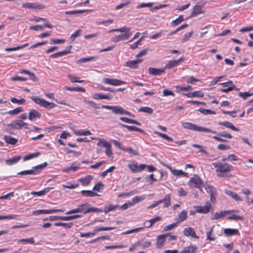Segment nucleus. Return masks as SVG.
<instances>
[{"mask_svg": "<svg viewBox=\"0 0 253 253\" xmlns=\"http://www.w3.org/2000/svg\"><path fill=\"white\" fill-rule=\"evenodd\" d=\"M212 165L215 168V171L216 172H220L221 173L217 174L219 177L224 176H231V174L227 175L226 174L233 169V167L226 163H222L221 162H217L212 163Z\"/></svg>", "mask_w": 253, "mask_h": 253, "instance_id": "f257e3e1", "label": "nucleus"}, {"mask_svg": "<svg viewBox=\"0 0 253 253\" xmlns=\"http://www.w3.org/2000/svg\"><path fill=\"white\" fill-rule=\"evenodd\" d=\"M40 20L43 21L45 22V23L44 24V27L48 28H52L53 27V26L51 25H50L46 22V20L45 18L38 17L35 19V21L36 22H39Z\"/></svg>", "mask_w": 253, "mask_h": 253, "instance_id": "680f3d73", "label": "nucleus"}, {"mask_svg": "<svg viewBox=\"0 0 253 253\" xmlns=\"http://www.w3.org/2000/svg\"><path fill=\"white\" fill-rule=\"evenodd\" d=\"M96 58V57H95V56L87 57V58H82L80 59L77 61V63H84V62H89V61L94 60Z\"/></svg>", "mask_w": 253, "mask_h": 253, "instance_id": "864d4df0", "label": "nucleus"}, {"mask_svg": "<svg viewBox=\"0 0 253 253\" xmlns=\"http://www.w3.org/2000/svg\"><path fill=\"white\" fill-rule=\"evenodd\" d=\"M27 124L23 122L21 120H16L12 122L11 124H8L6 130L7 132L10 134L14 133V130L15 129H20L22 128L23 126H27Z\"/></svg>", "mask_w": 253, "mask_h": 253, "instance_id": "7ed1b4c3", "label": "nucleus"}, {"mask_svg": "<svg viewBox=\"0 0 253 253\" xmlns=\"http://www.w3.org/2000/svg\"><path fill=\"white\" fill-rule=\"evenodd\" d=\"M81 193L82 194V195L85 197H95V196H98L99 195L93 192L91 190H82L81 191Z\"/></svg>", "mask_w": 253, "mask_h": 253, "instance_id": "f704fd0d", "label": "nucleus"}, {"mask_svg": "<svg viewBox=\"0 0 253 253\" xmlns=\"http://www.w3.org/2000/svg\"><path fill=\"white\" fill-rule=\"evenodd\" d=\"M117 32L121 33L124 32L125 34H132L130 32V28L126 27H123L121 28L118 29Z\"/></svg>", "mask_w": 253, "mask_h": 253, "instance_id": "4d7b16f0", "label": "nucleus"}, {"mask_svg": "<svg viewBox=\"0 0 253 253\" xmlns=\"http://www.w3.org/2000/svg\"><path fill=\"white\" fill-rule=\"evenodd\" d=\"M171 195L170 194H167L164 199H161L159 201V204H161L164 203L163 208H168L171 204Z\"/></svg>", "mask_w": 253, "mask_h": 253, "instance_id": "aec40b11", "label": "nucleus"}, {"mask_svg": "<svg viewBox=\"0 0 253 253\" xmlns=\"http://www.w3.org/2000/svg\"><path fill=\"white\" fill-rule=\"evenodd\" d=\"M182 126L186 129L194 131L216 133V131L212 130L211 129L203 126H199L194 124H192L189 122L183 123L182 124Z\"/></svg>", "mask_w": 253, "mask_h": 253, "instance_id": "f03ea898", "label": "nucleus"}, {"mask_svg": "<svg viewBox=\"0 0 253 253\" xmlns=\"http://www.w3.org/2000/svg\"><path fill=\"white\" fill-rule=\"evenodd\" d=\"M103 83L109 84L113 85H120L122 84H126L125 82L117 79H110V78H104L102 81Z\"/></svg>", "mask_w": 253, "mask_h": 253, "instance_id": "6e6552de", "label": "nucleus"}, {"mask_svg": "<svg viewBox=\"0 0 253 253\" xmlns=\"http://www.w3.org/2000/svg\"><path fill=\"white\" fill-rule=\"evenodd\" d=\"M93 177L91 175H88L86 176L80 178L79 181L81 183L83 186H87L90 182Z\"/></svg>", "mask_w": 253, "mask_h": 253, "instance_id": "cd10ccee", "label": "nucleus"}, {"mask_svg": "<svg viewBox=\"0 0 253 253\" xmlns=\"http://www.w3.org/2000/svg\"><path fill=\"white\" fill-rule=\"evenodd\" d=\"M148 73L149 74L153 75V76H157V75H160L162 73H163L165 72V68H159V69H156L155 68L153 67H149L148 68Z\"/></svg>", "mask_w": 253, "mask_h": 253, "instance_id": "6ab92c4d", "label": "nucleus"}, {"mask_svg": "<svg viewBox=\"0 0 253 253\" xmlns=\"http://www.w3.org/2000/svg\"><path fill=\"white\" fill-rule=\"evenodd\" d=\"M21 159V157L20 156H15L11 159L6 160L5 163L8 165H11L18 162Z\"/></svg>", "mask_w": 253, "mask_h": 253, "instance_id": "e433bc0d", "label": "nucleus"}, {"mask_svg": "<svg viewBox=\"0 0 253 253\" xmlns=\"http://www.w3.org/2000/svg\"><path fill=\"white\" fill-rule=\"evenodd\" d=\"M216 132V134H217L218 136L220 137H223L229 139H231L232 138V136L231 135V134L226 132L221 131L219 132V133H217V132Z\"/></svg>", "mask_w": 253, "mask_h": 253, "instance_id": "8fccbe9b", "label": "nucleus"}, {"mask_svg": "<svg viewBox=\"0 0 253 253\" xmlns=\"http://www.w3.org/2000/svg\"><path fill=\"white\" fill-rule=\"evenodd\" d=\"M89 204L88 203H85L79 206L80 212H83L84 214L86 210L88 209L87 207L89 206Z\"/></svg>", "mask_w": 253, "mask_h": 253, "instance_id": "774afa93", "label": "nucleus"}, {"mask_svg": "<svg viewBox=\"0 0 253 253\" xmlns=\"http://www.w3.org/2000/svg\"><path fill=\"white\" fill-rule=\"evenodd\" d=\"M18 243H28L30 244H33L35 243V241L33 238H30L29 239H23L19 240Z\"/></svg>", "mask_w": 253, "mask_h": 253, "instance_id": "69168bd1", "label": "nucleus"}, {"mask_svg": "<svg viewBox=\"0 0 253 253\" xmlns=\"http://www.w3.org/2000/svg\"><path fill=\"white\" fill-rule=\"evenodd\" d=\"M253 95V92L250 93L249 92H240L239 93V96L242 97L243 99H246L248 97L251 96Z\"/></svg>", "mask_w": 253, "mask_h": 253, "instance_id": "5fc2aeb1", "label": "nucleus"}, {"mask_svg": "<svg viewBox=\"0 0 253 253\" xmlns=\"http://www.w3.org/2000/svg\"><path fill=\"white\" fill-rule=\"evenodd\" d=\"M239 88H236L235 85H233V86H229L226 88H221L220 89L221 91L223 92H228L229 91H232L233 90H239Z\"/></svg>", "mask_w": 253, "mask_h": 253, "instance_id": "e2e57ef3", "label": "nucleus"}, {"mask_svg": "<svg viewBox=\"0 0 253 253\" xmlns=\"http://www.w3.org/2000/svg\"><path fill=\"white\" fill-rule=\"evenodd\" d=\"M47 166V163L46 162L43 164L39 165L37 166L32 168V169L21 171L18 173L19 175H26V174H32L37 175L39 174L41 170Z\"/></svg>", "mask_w": 253, "mask_h": 253, "instance_id": "20e7f679", "label": "nucleus"}, {"mask_svg": "<svg viewBox=\"0 0 253 253\" xmlns=\"http://www.w3.org/2000/svg\"><path fill=\"white\" fill-rule=\"evenodd\" d=\"M142 61V59H136L131 61H129L125 62L124 66L128 67L132 69H135L137 67V64Z\"/></svg>", "mask_w": 253, "mask_h": 253, "instance_id": "5701e85b", "label": "nucleus"}, {"mask_svg": "<svg viewBox=\"0 0 253 253\" xmlns=\"http://www.w3.org/2000/svg\"><path fill=\"white\" fill-rule=\"evenodd\" d=\"M219 125L223 126L227 128H230L232 130L238 131L239 130V129L234 126L230 122L228 121L225 122H220L218 123Z\"/></svg>", "mask_w": 253, "mask_h": 253, "instance_id": "bb28decb", "label": "nucleus"}, {"mask_svg": "<svg viewBox=\"0 0 253 253\" xmlns=\"http://www.w3.org/2000/svg\"><path fill=\"white\" fill-rule=\"evenodd\" d=\"M205 188L208 193H209L210 195V199L211 202L213 203L215 202L216 199L214 197V194L215 193V188L210 186L208 184H205L204 185Z\"/></svg>", "mask_w": 253, "mask_h": 253, "instance_id": "9d476101", "label": "nucleus"}, {"mask_svg": "<svg viewBox=\"0 0 253 253\" xmlns=\"http://www.w3.org/2000/svg\"><path fill=\"white\" fill-rule=\"evenodd\" d=\"M185 95L188 97H203L204 96V93L201 91H195L193 92L188 93L187 94H185Z\"/></svg>", "mask_w": 253, "mask_h": 253, "instance_id": "7c9ffc66", "label": "nucleus"}, {"mask_svg": "<svg viewBox=\"0 0 253 253\" xmlns=\"http://www.w3.org/2000/svg\"><path fill=\"white\" fill-rule=\"evenodd\" d=\"M232 212V211H221L219 212H215L211 216V219H218L225 216L227 214Z\"/></svg>", "mask_w": 253, "mask_h": 253, "instance_id": "2eb2a0df", "label": "nucleus"}, {"mask_svg": "<svg viewBox=\"0 0 253 253\" xmlns=\"http://www.w3.org/2000/svg\"><path fill=\"white\" fill-rule=\"evenodd\" d=\"M32 99L37 104L40 105V106L45 107L47 109H50L55 107L56 105L53 103H51L46 101L45 100L40 98H36L33 97Z\"/></svg>", "mask_w": 253, "mask_h": 253, "instance_id": "423d86ee", "label": "nucleus"}, {"mask_svg": "<svg viewBox=\"0 0 253 253\" xmlns=\"http://www.w3.org/2000/svg\"><path fill=\"white\" fill-rule=\"evenodd\" d=\"M65 88L67 90H68L69 91H81V92H84L85 91L84 88L82 87H69V86H65Z\"/></svg>", "mask_w": 253, "mask_h": 253, "instance_id": "58836bf2", "label": "nucleus"}, {"mask_svg": "<svg viewBox=\"0 0 253 253\" xmlns=\"http://www.w3.org/2000/svg\"><path fill=\"white\" fill-rule=\"evenodd\" d=\"M188 184L190 188H197L201 189L204 186V184L199 176L197 174H195L191 177L188 182Z\"/></svg>", "mask_w": 253, "mask_h": 253, "instance_id": "39448f33", "label": "nucleus"}, {"mask_svg": "<svg viewBox=\"0 0 253 253\" xmlns=\"http://www.w3.org/2000/svg\"><path fill=\"white\" fill-rule=\"evenodd\" d=\"M169 235L167 234H162L157 237L156 242V247L158 249L161 248L163 245L166 237Z\"/></svg>", "mask_w": 253, "mask_h": 253, "instance_id": "dca6fc26", "label": "nucleus"}, {"mask_svg": "<svg viewBox=\"0 0 253 253\" xmlns=\"http://www.w3.org/2000/svg\"><path fill=\"white\" fill-rule=\"evenodd\" d=\"M3 139L6 143L11 145H15L18 142L17 139L9 136H4Z\"/></svg>", "mask_w": 253, "mask_h": 253, "instance_id": "72a5a7b5", "label": "nucleus"}, {"mask_svg": "<svg viewBox=\"0 0 253 253\" xmlns=\"http://www.w3.org/2000/svg\"><path fill=\"white\" fill-rule=\"evenodd\" d=\"M161 163L164 166H165L168 169H169L171 171V172L172 173V174H173L175 176H179V175H183L184 176H186V177L188 176V173H186V172L183 171L181 170H178V169H172L171 167H170L169 166V165L164 163L163 162H162Z\"/></svg>", "mask_w": 253, "mask_h": 253, "instance_id": "9b49d317", "label": "nucleus"}, {"mask_svg": "<svg viewBox=\"0 0 253 253\" xmlns=\"http://www.w3.org/2000/svg\"><path fill=\"white\" fill-rule=\"evenodd\" d=\"M74 133L79 136H82V135H88L91 134V132L89 130H82L80 131L78 130H74Z\"/></svg>", "mask_w": 253, "mask_h": 253, "instance_id": "a19ab883", "label": "nucleus"}, {"mask_svg": "<svg viewBox=\"0 0 253 253\" xmlns=\"http://www.w3.org/2000/svg\"><path fill=\"white\" fill-rule=\"evenodd\" d=\"M184 59V57H181L177 60H172L169 61L164 67L165 70L167 69H171L177 66L179 63L183 61Z\"/></svg>", "mask_w": 253, "mask_h": 253, "instance_id": "ddd939ff", "label": "nucleus"}, {"mask_svg": "<svg viewBox=\"0 0 253 253\" xmlns=\"http://www.w3.org/2000/svg\"><path fill=\"white\" fill-rule=\"evenodd\" d=\"M187 211L185 210L182 211L178 215L176 218L177 223L185 220L187 217Z\"/></svg>", "mask_w": 253, "mask_h": 253, "instance_id": "c85d7f7f", "label": "nucleus"}, {"mask_svg": "<svg viewBox=\"0 0 253 253\" xmlns=\"http://www.w3.org/2000/svg\"><path fill=\"white\" fill-rule=\"evenodd\" d=\"M23 109L22 107H17L12 110H10L7 112V113L10 115H17L23 111Z\"/></svg>", "mask_w": 253, "mask_h": 253, "instance_id": "c03bdc74", "label": "nucleus"}, {"mask_svg": "<svg viewBox=\"0 0 253 253\" xmlns=\"http://www.w3.org/2000/svg\"><path fill=\"white\" fill-rule=\"evenodd\" d=\"M197 111L205 115H209V114H215V111L210 110V109L200 108V109H198Z\"/></svg>", "mask_w": 253, "mask_h": 253, "instance_id": "ea45409f", "label": "nucleus"}, {"mask_svg": "<svg viewBox=\"0 0 253 253\" xmlns=\"http://www.w3.org/2000/svg\"><path fill=\"white\" fill-rule=\"evenodd\" d=\"M81 217V215L77 214V215H73L67 216H62V220L64 221H69L71 220L74 219H77Z\"/></svg>", "mask_w": 253, "mask_h": 253, "instance_id": "37998d69", "label": "nucleus"}, {"mask_svg": "<svg viewBox=\"0 0 253 253\" xmlns=\"http://www.w3.org/2000/svg\"><path fill=\"white\" fill-rule=\"evenodd\" d=\"M22 7L24 8H27L29 9H37L39 8H43V6L42 5H39L36 3H24L22 4Z\"/></svg>", "mask_w": 253, "mask_h": 253, "instance_id": "b1692460", "label": "nucleus"}, {"mask_svg": "<svg viewBox=\"0 0 253 253\" xmlns=\"http://www.w3.org/2000/svg\"><path fill=\"white\" fill-rule=\"evenodd\" d=\"M41 113L35 109L31 110L29 113V119L31 121H35L37 118H40Z\"/></svg>", "mask_w": 253, "mask_h": 253, "instance_id": "412c9836", "label": "nucleus"}, {"mask_svg": "<svg viewBox=\"0 0 253 253\" xmlns=\"http://www.w3.org/2000/svg\"><path fill=\"white\" fill-rule=\"evenodd\" d=\"M202 8H203V6L202 5H199V4L195 5L193 8L192 11L190 14L189 17L187 18V19H189V18H192L193 17H194L200 13H204L205 11H202Z\"/></svg>", "mask_w": 253, "mask_h": 253, "instance_id": "1a4fd4ad", "label": "nucleus"}, {"mask_svg": "<svg viewBox=\"0 0 253 253\" xmlns=\"http://www.w3.org/2000/svg\"><path fill=\"white\" fill-rule=\"evenodd\" d=\"M138 112H145L149 114H152L153 113V110L152 108L149 107H141L138 109Z\"/></svg>", "mask_w": 253, "mask_h": 253, "instance_id": "a18cd8bd", "label": "nucleus"}, {"mask_svg": "<svg viewBox=\"0 0 253 253\" xmlns=\"http://www.w3.org/2000/svg\"><path fill=\"white\" fill-rule=\"evenodd\" d=\"M72 46L70 45L68 46V49L64 50L61 51L56 52L55 53L52 54L50 55V57L51 58H56L59 56H62L67 54L71 53L70 49L72 48Z\"/></svg>", "mask_w": 253, "mask_h": 253, "instance_id": "4be33fe9", "label": "nucleus"}, {"mask_svg": "<svg viewBox=\"0 0 253 253\" xmlns=\"http://www.w3.org/2000/svg\"><path fill=\"white\" fill-rule=\"evenodd\" d=\"M154 133L155 134H157L160 136H161L162 138L166 139L167 141H168L169 142H171V141H173V139L171 137L169 136L168 135H167L166 134L162 133L159 132L158 131H155Z\"/></svg>", "mask_w": 253, "mask_h": 253, "instance_id": "de8ad7c7", "label": "nucleus"}, {"mask_svg": "<svg viewBox=\"0 0 253 253\" xmlns=\"http://www.w3.org/2000/svg\"><path fill=\"white\" fill-rule=\"evenodd\" d=\"M110 144L107 141H105L104 139L100 140L99 142L97 143V145L100 146V147H108L109 146V145Z\"/></svg>", "mask_w": 253, "mask_h": 253, "instance_id": "6e6d98bb", "label": "nucleus"}, {"mask_svg": "<svg viewBox=\"0 0 253 253\" xmlns=\"http://www.w3.org/2000/svg\"><path fill=\"white\" fill-rule=\"evenodd\" d=\"M123 151L127 152L130 154H132L134 156H138L139 153L134 150H133L131 148H123Z\"/></svg>", "mask_w": 253, "mask_h": 253, "instance_id": "603ef678", "label": "nucleus"}, {"mask_svg": "<svg viewBox=\"0 0 253 253\" xmlns=\"http://www.w3.org/2000/svg\"><path fill=\"white\" fill-rule=\"evenodd\" d=\"M131 35L132 34H124L115 36L112 38V41L115 42H117L122 40H127L130 37Z\"/></svg>", "mask_w": 253, "mask_h": 253, "instance_id": "f3484780", "label": "nucleus"}, {"mask_svg": "<svg viewBox=\"0 0 253 253\" xmlns=\"http://www.w3.org/2000/svg\"><path fill=\"white\" fill-rule=\"evenodd\" d=\"M54 225L55 226H62L66 228L70 229L72 227L73 223L72 222H70V223L56 222L54 224Z\"/></svg>", "mask_w": 253, "mask_h": 253, "instance_id": "4c0bfd02", "label": "nucleus"}, {"mask_svg": "<svg viewBox=\"0 0 253 253\" xmlns=\"http://www.w3.org/2000/svg\"><path fill=\"white\" fill-rule=\"evenodd\" d=\"M119 125L122 127L126 128L129 131H136L137 130V127L135 126H127L121 123H119Z\"/></svg>", "mask_w": 253, "mask_h": 253, "instance_id": "338daca9", "label": "nucleus"}, {"mask_svg": "<svg viewBox=\"0 0 253 253\" xmlns=\"http://www.w3.org/2000/svg\"><path fill=\"white\" fill-rule=\"evenodd\" d=\"M101 108L111 110L112 112L115 114L124 115L125 109L120 106H110L103 105Z\"/></svg>", "mask_w": 253, "mask_h": 253, "instance_id": "0eeeda50", "label": "nucleus"}, {"mask_svg": "<svg viewBox=\"0 0 253 253\" xmlns=\"http://www.w3.org/2000/svg\"><path fill=\"white\" fill-rule=\"evenodd\" d=\"M225 193L237 201H241L242 200L241 198L233 191L225 189Z\"/></svg>", "mask_w": 253, "mask_h": 253, "instance_id": "2f4dec72", "label": "nucleus"}, {"mask_svg": "<svg viewBox=\"0 0 253 253\" xmlns=\"http://www.w3.org/2000/svg\"><path fill=\"white\" fill-rule=\"evenodd\" d=\"M224 233L227 236H232L234 235L239 234V231L237 229L231 228L224 229Z\"/></svg>", "mask_w": 253, "mask_h": 253, "instance_id": "c756f323", "label": "nucleus"}, {"mask_svg": "<svg viewBox=\"0 0 253 253\" xmlns=\"http://www.w3.org/2000/svg\"><path fill=\"white\" fill-rule=\"evenodd\" d=\"M93 97L95 99H108L110 100L112 98L110 94H104L100 93H94Z\"/></svg>", "mask_w": 253, "mask_h": 253, "instance_id": "393cba45", "label": "nucleus"}, {"mask_svg": "<svg viewBox=\"0 0 253 253\" xmlns=\"http://www.w3.org/2000/svg\"><path fill=\"white\" fill-rule=\"evenodd\" d=\"M197 212L207 213L210 211V209L212 208L210 203L207 202L204 206H197L195 207Z\"/></svg>", "mask_w": 253, "mask_h": 253, "instance_id": "f8f14e48", "label": "nucleus"}, {"mask_svg": "<svg viewBox=\"0 0 253 253\" xmlns=\"http://www.w3.org/2000/svg\"><path fill=\"white\" fill-rule=\"evenodd\" d=\"M10 100L12 102L14 103L19 104H23L25 102V100L24 98H22L21 99H18L15 98L11 97L10 98Z\"/></svg>", "mask_w": 253, "mask_h": 253, "instance_id": "bf43d9fd", "label": "nucleus"}, {"mask_svg": "<svg viewBox=\"0 0 253 253\" xmlns=\"http://www.w3.org/2000/svg\"><path fill=\"white\" fill-rule=\"evenodd\" d=\"M183 234L187 237L191 236L194 238L199 239V237L197 236L195 232L191 227L184 228L183 230Z\"/></svg>", "mask_w": 253, "mask_h": 253, "instance_id": "a211bd4d", "label": "nucleus"}, {"mask_svg": "<svg viewBox=\"0 0 253 253\" xmlns=\"http://www.w3.org/2000/svg\"><path fill=\"white\" fill-rule=\"evenodd\" d=\"M144 198H145V197H143L142 196H141V197L135 196V197H134L132 199V201L131 202V204L133 206L135 204L138 203L139 202L143 200L144 199Z\"/></svg>", "mask_w": 253, "mask_h": 253, "instance_id": "052dcab7", "label": "nucleus"}, {"mask_svg": "<svg viewBox=\"0 0 253 253\" xmlns=\"http://www.w3.org/2000/svg\"><path fill=\"white\" fill-rule=\"evenodd\" d=\"M227 219L228 220L234 219L235 220H244V218L243 216H240V215H236V214H232L231 216H229L227 218Z\"/></svg>", "mask_w": 253, "mask_h": 253, "instance_id": "0e129e2a", "label": "nucleus"}, {"mask_svg": "<svg viewBox=\"0 0 253 253\" xmlns=\"http://www.w3.org/2000/svg\"><path fill=\"white\" fill-rule=\"evenodd\" d=\"M120 119L121 120H122V121H123L125 123H126L135 124V125H138V126L141 125V124L139 122L136 121L135 120H133V119H129L128 118L121 117L120 118Z\"/></svg>", "mask_w": 253, "mask_h": 253, "instance_id": "473e14b6", "label": "nucleus"}, {"mask_svg": "<svg viewBox=\"0 0 253 253\" xmlns=\"http://www.w3.org/2000/svg\"><path fill=\"white\" fill-rule=\"evenodd\" d=\"M183 21H184L183 16L182 15H180L177 18L172 21L171 25L172 26H176Z\"/></svg>", "mask_w": 253, "mask_h": 253, "instance_id": "79ce46f5", "label": "nucleus"}, {"mask_svg": "<svg viewBox=\"0 0 253 253\" xmlns=\"http://www.w3.org/2000/svg\"><path fill=\"white\" fill-rule=\"evenodd\" d=\"M91 10L89 9H84V10H75L72 11H67L65 12V14L66 15H73L76 14L83 13L86 12L90 11Z\"/></svg>", "mask_w": 253, "mask_h": 253, "instance_id": "c9c22d12", "label": "nucleus"}, {"mask_svg": "<svg viewBox=\"0 0 253 253\" xmlns=\"http://www.w3.org/2000/svg\"><path fill=\"white\" fill-rule=\"evenodd\" d=\"M160 220L161 217H160L159 216L155 217L154 218L148 221V222H150V224H149V225H146V227L149 228L151 227L154 223Z\"/></svg>", "mask_w": 253, "mask_h": 253, "instance_id": "3c124183", "label": "nucleus"}, {"mask_svg": "<svg viewBox=\"0 0 253 253\" xmlns=\"http://www.w3.org/2000/svg\"><path fill=\"white\" fill-rule=\"evenodd\" d=\"M128 167L132 172H136L143 170L146 167V165L145 164H140L138 166L137 164H129Z\"/></svg>", "mask_w": 253, "mask_h": 253, "instance_id": "4468645a", "label": "nucleus"}, {"mask_svg": "<svg viewBox=\"0 0 253 253\" xmlns=\"http://www.w3.org/2000/svg\"><path fill=\"white\" fill-rule=\"evenodd\" d=\"M81 33V30L78 29L74 33H73L70 37V40H71V42H72L74 41L76 38L80 36Z\"/></svg>", "mask_w": 253, "mask_h": 253, "instance_id": "09e8293b", "label": "nucleus"}, {"mask_svg": "<svg viewBox=\"0 0 253 253\" xmlns=\"http://www.w3.org/2000/svg\"><path fill=\"white\" fill-rule=\"evenodd\" d=\"M197 247L194 245H190L185 248L183 250L179 253H196Z\"/></svg>", "mask_w": 253, "mask_h": 253, "instance_id": "a878e982", "label": "nucleus"}, {"mask_svg": "<svg viewBox=\"0 0 253 253\" xmlns=\"http://www.w3.org/2000/svg\"><path fill=\"white\" fill-rule=\"evenodd\" d=\"M103 211V210L101 209H98L97 208L90 207L88 208V209L86 210L85 213H88L90 212H101Z\"/></svg>", "mask_w": 253, "mask_h": 253, "instance_id": "13d9d810", "label": "nucleus"}, {"mask_svg": "<svg viewBox=\"0 0 253 253\" xmlns=\"http://www.w3.org/2000/svg\"><path fill=\"white\" fill-rule=\"evenodd\" d=\"M118 205H109L108 206H106L104 208V212L105 213H107L108 212L115 210L118 207Z\"/></svg>", "mask_w": 253, "mask_h": 253, "instance_id": "49530a36", "label": "nucleus"}]
</instances>
